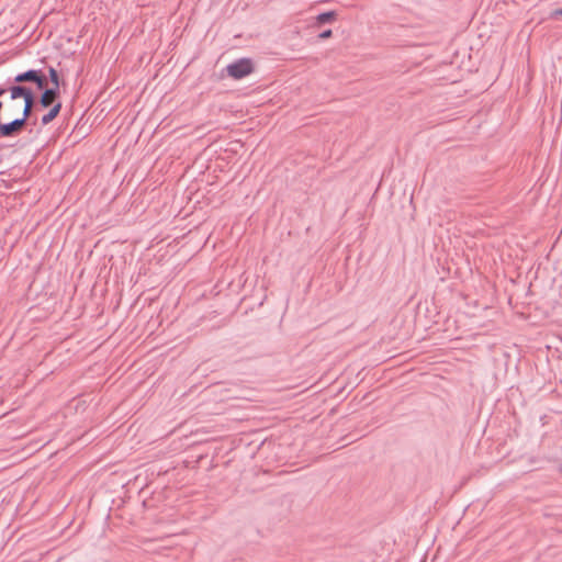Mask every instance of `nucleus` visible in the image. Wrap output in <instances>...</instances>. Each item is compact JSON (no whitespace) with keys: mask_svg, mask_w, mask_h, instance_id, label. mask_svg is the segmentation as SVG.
Returning a JSON list of instances; mask_svg holds the SVG:
<instances>
[{"mask_svg":"<svg viewBox=\"0 0 562 562\" xmlns=\"http://www.w3.org/2000/svg\"><path fill=\"white\" fill-rule=\"evenodd\" d=\"M15 80L18 82H24V81H31V80H34V81H37L38 86L42 87V78H40L38 76H36V72H22L21 75H19Z\"/></svg>","mask_w":562,"mask_h":562,"instance_id":"39448f33","label":"nucleus"},{"mask_svg":"<svg viewBox=\"0 0 562 562\" xmlns=\"http://www.w3.org/2000/svg\"><path fill=\"white\" fill-rule=\"evenodd\" d=\"M56 99V92L54 89H47L41 97V104L43 106H49Z\"/></svg>","mask_w":562,"mask_h":562,"instance_id":"20e7f679","label":"nucleus"},{"mask_svg":"<svg viewBox=\"0 0 562 562\" xmlns=\"http://www.w3.org/2000/svg\"><path fill=\"white\" fill-rule=\"evenodd\" d=\"M2 92H3V91H2V90H0V95L2 94Z\"/></svg>","mask_w":562,"mask_h":562,"instance_id":"f8f14e48","label":"nucleus"},{"mask_svg":"<svg viewBox=\"0 0 562 562\" xmlns=\"http://www.w3.org/2000/svg\"><path fill=\"white\" fill-rule=\"evenodd\" d=\"M30 99L33 102L32 93L23 87H13L11 89V101L7 104L5 111L12 119L20 117L24 112L25 101Z\"/></svg>","mask_w":562,"mask_h":562,"instance_id":"f257e3e1","label":"nucleus"},{"mask_svg":"<svg viewBox=\"0 0 562 562\" xmlns=\"http://www.w3.org/2000/svg\"><path fill=\"white\" fill-rule=\"evenodd\" d=\"M331 34H333L331 30H325L322 33H319L318 38L326 40V38H329L331 36Z\"/></svg>","mask_w":562,"mask_h":562,"instance_id":"1a4fd4ad","label":"nucleus"},{"mask_svg":"<svg viewBox=\"0 0 562 562\" xmlns=\"http://www.w3.org/2000/svg\"><path fill=\"white\" fill-rule=\"evenodd\" d=\"M229 76H232L234 79L238 80V79H241L244 77V75H246L247 72H237V71H234V72H228Z\"/></svg>","mask_w":562,"mask_h":562,"instance_id":"9d476101","label":"nucleus"},{"mask_svg":"<svg viewBox=\"0 0 562 562\" xmlns=\"http://www.w3.org/2000/svg\"><path fill=\"white\" fill-rule=\"evenodd\" d=\"M52 81L55 83V86H58V76L56 71L50 72Z\"/></svg>","mask_w":562,"mask_h":562,"instance_id":"9b49d317","label":"nucleus"},{"mask_svg":"<svg viewBox=\"0 0 562 562\" xmlns=\"http://www.w3.org/2000/svg\"><path fill=\"white\" fill-rule=\"evenodd\" d=\"M335 20H336V12L335 11L323 12V13H319L316 16V21H317L318 24L330 23V22H333Z\"/></svg>","mask_w":562,"mask_h":562,"instance_id":"0eeeda50","label":"nucleus"},{"mask_svg":"<svg viewBox=\"0 0 562 562\" xmlns=\"http://www.w3.org/2000/svg\"><path fill=\"white\" fill-rule=\"evenodd\" d=\"M31 110H32V101L30 99H27V101H25L24 112L22 113V115L20 117H14L12 120V122H10L8 124H0V134L2 136H10L14 133L20 132L22 130V127L24 126L25 121L31 113Z\"/></svg>","mask_w":562,"mask_h":562,"instance_id":"f03ea898","label":"nucleus"},{"mask_svg":"<svg viewBox=\"0 0 562 562\" xmlns=\"http://www.w3.org/2000/svg\"><path fill=\"white\" fill-rule=\"evenodd\" d=\"M254 64L250 58H240L232 64H228L224 70H252Z\"/></svg>","mask_w":562,"mask_h":562,"instance_id":"7ed1b4c3","label":"nucleus"},{"mask_svg":"<svg viewBox=\"0 0 562 562\" xmlns=\"http://www.w3.org/2000/svg\"><path fill=\"white\" fill-rule=\"evenodd\" d=\"M60 108H61V104L60 103H56L52 109L50 111L45 114L43 117H42V123L43 124H48L50 123L59 113L60 111Z\"/></svg>","mask_w":562,"mask_h":562,"instance_id":"423d86ee","label":"nucleus"},{"mask_svg":"<svg viewBox=\"0 0 562 562\" xmlns=\"http://www.w3.org/2000/svg\"><path fill=\"white\" fill-rule=\"evenodd\" d=\"M560 16H562V8L553 10L550 14V18L555 20H558Z\"/></svg>","mask_w":562,"mask_h":562,"instance_id":"6e6552de","label":"nucleus"}]
</instances>
